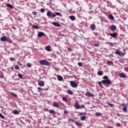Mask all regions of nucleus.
I'll return each mask as SVG.
<instances>
[{
	"instance_id": "obj_1",
	"label": "nucleus",
	"mask_w": 128,
	"mask_h": 128,
	"mask_svg": "<svg viewBox=\"0 0 128 128\" xmlns=\"http://www.w3.org/2000/svg\"><path fill=\"white\" fill-rule=\"evenodd\" d=\"M38 62L39 64H42L43 66H50V62L44 60H40V61H38Z\"/></svg>"
},
{
	"instance_id": "obj_2",
	"label": "nucleus",
	"mask_w": 128,
	"mask_h": 128,
	"mask_svg": "<svg viewBox=\"0 0 128 128\" xmlns=\"http://www.w3.org/2000/svg\"><path fill=\"white\" fill-rule=\"evenodd\" d=\"M102 82L104 86H110V84H112V82L110 80H102Z\"/></svg>"
},
{
	"instance_id": "obj_3",
	"label": "nucleus",
	"mask_w": 128,
	"mask_h": 128,
	"mask_svg": "<svg viewBox=\"0 0 128 128\" xmlns=\"http://www.w3.org/2000/svg\"><path fill=\"white\" fill-rule=\"evenodd\" d=\"M0 40L1 42H12V40H10L8 37L6 36H3L2 38H0Z\"/></svg>"
},
{
	"instance_id": "obj_4",
	"label": "nucleus",
	"mask_w": 128,
	"mask_h": 128,
	"mask_svg": "<svg viewBox=\"0 0 128 128\" xmlns=\"http://www.w3.org/2000/svg\"><path fill=\"white\" fill-rule=\"evenodd\" d=\"M115 54L119 56H124L126 53L120 52V50H116L115 51Z\"/></svg>"
},
{
	"instance_id": "obj_5",
	"label": "nucleus",
	"mask_w": 128,
	"mask_h": 128,
	"mask_svg": "<svg viewBox=\"0 0 128 128\" xmlns=\"http://www.w3.org/2000/svg\"><path fill=\"white\" fill-rule=\"evenodd\" d=\"M46 16L49 18H56V14H54V13L50 10L46 12Z\"/></svg>"
},
{
	"instance_id": "obj_6",
	"label": "nucleus",
	"mask_w": 128,
	"mask_h": 128,
	"mask_svg": "<svg viewBox=\"0 0 128 128\" xmlns=\"http://www.w3.org/2000/svg\"><path fill=\"white\" fill-rule=\"evenodd\" d=\"M121 106H122V110L124 112H128V105L126 104H122Z\"/></svg>"
},
{
	"instance_id": "obj_7",
	"label": "nucleus",
	"mask_w": 128,
	"mask_h": 128,
	"mask_svg": "<svg viewBox=\"0 0 128 128\" xmlns=\"http://www.w3.org/2000/svg\"><path fill=\"white\" fill-rule=\"evenodd\" d=\"M70 85L72 88H78V84L74 81L72 80L70 82Z\"/></svg>"
},
{
	"instance_id": "obj_8",
	"label": "nucleus",
	"mask_w": 128,
	"mask_h": 128,
	"mask_svg": "<svg viewBox=\"0 0 128 128\" xmlns=\"http://www.w3.org/2000/svg\"><path fill=\"white\" fill-rule=\"evenodd\" d=\"M85 96L88 98H94L95 96L94 94H92L90 92H86Z\"/></svg>"
},
{
	"instance_id": "obj_9",
	"label": "nucleus",
	"mask_w": 128,
	"mask_h": 128,
	"mask_svg": "<svg viewBox=\"0 0 128 128\" xmlns=\"http://www.w3.org/2000/svg\"><path fill=\"white\" fill-rule=\"evenodd\" d=\"M110 30L112 32H116V26L114 25H112L110 26Z\"/></svg>"
},
{
	"instance_id": "obj_10",
	"label": "nucleus",
	"mask_w": 128,
	"mask_h": 128,
	"mask_svg": "<svg viewBox=\"0 0 128 128\" xmlns=\"http://www.w3.org/2000/svg\"><path fill=\"white\" fill-rule=\"evenodd\" d=\"M96 24H91L90 26V28L92 32H94V30H96Z\"/></svg>"
},
{
	"instance_id": "obj_11",
	"label": "nucleus",
	"mask_w": 128,
	"mask_h": 128,
	"mask_svg": "<svg viewBox=\"0 0 128 128\" xmlns=\"http://www.w3.org/2000/svg\"><path fill=\"white\" fill-rule=\"evenodd\" d=\"M110 36H112V38H116V36H118V34L116 32L114 33H110L108 34Z\"/></svg>"
},
{
	"instance_id": "obj_12",
	"label": "nucleus",
	"mask_w": 128,
	"mask_h": 128,
	"mask_svg": "<svg viewBox=\"0 0 128 128\" xmlns=\"http://www.w3.org/2000/svg\"><path fill=\"white\" fill-rule=\"evenodd\" d=\"M54 76H57L58 80L59 82H62V80H64V78L61 76L56 75V74H54Z\"/></svg>"
},
{
	"instance_id": "obj_13",
	"label": "nucleus",
	"mask_w": 128,
	"mask_h": 128,
	"mask_svg": "<svg viewBox=\"0 0 128 128\" xmlns=\"http://www.w3.org/2000/svg\"><path fill=\"white\" fill-rule=\"evenodd\" d=\"M74 107L75 108H76V110H80V104H78V102H75Z\"/></svg>"
},
{
	"instance_id": "obj_14",
	"label": "nucleus",
	"mask_w": 128,
	"mask_h": 128,
	"mask_svg": "<svg viewBox=\"0 0 128 128\" xmlns=\"http://www.w3.org/2000/svg\"><path fill=\"white\" fill-rule=\"evenodd\" d=\"M118 76L120 78H126L127 76H126V74L124 73H120L118 74Z\"/></svg>"
},
{
	"instance_id": "obj_15",
	"label": "nucleus",
	"mask_w": 128,
	"mask_h": 128,
	"mask_svg": "<svg viewBox=\"0 0 128 128\" xmlns=\"http://www.w3.org/2000/svg\"><path fill=\"white\" fill-rule=\"evenodd\" d=\"M60 103L58 102H54L53 103V106H54V108H58V106H60Z\"/></svg>"
},
{
	"instance_id": "obj_16",
	"label": "nucleus",
	"mask_w": 128,
	"mask_h": 128,
	"mask_svg": "<svg viewBox=\"0 0 128 128\" xmlns=\"http://www.w3.org/2000/svg\"><path fill=\"white\" fill-rule=\"evenodd\" d=\"M45 36L44 33L42 32H39L38 34V38H42V36Z\"/></svg>"
},
{
	"instance_id": "obj_17",
	"label": "nucleus",
	"mask_w": 128,
	"mask_h": 128,
	"mask_svg": "<svg viewBox=\"0 0 128 128\" xmlns=\"http://www.w3.org/2000/svg\"><path fill=\"white\" fill-rule=\"evenodd\" d=\"M52 24H53V26H57L58 28H60V24L56 22H52Z\"/></svg>"
},
{
	"instance_id": "obj_18",
	"label": "nucleus",
	"mask_w": 128,
	"mask_h": 128,
	"mask_svg": "<svg viewBox=\"0 0 128 128\" xmlns=\"http://www.w3.org/2000/svg\"><path fill=\"white\" fill-rule=\"evenodd\" d=\"M38 84L40 86H44V82L42 81H40L38 82Z\"/></svg>"
},
{
	"instance_id": "obj_19",
	"label": "nucleus",
	"mask_w": 128,
	"mask_h": 128,
	"mask_svg": "<svg viewBox=\"0 0 128 128\" xmlns=\"http://www.w3.org/2000/svg\"><path fill=\"white\" fill-rule=\"evenodd\" d=\"M107 66H114V62L112 61L108 60L106 62Z\"/></svg>"
},
{
	"instance_id": "obj_20",
	"label": "nucleus",
	"mask_w": 128,
	"mask_h": 128,
	"mask_svg": "<svg viewBox=\"0 0 128 128\" xmlns=\"http://www.w3.org/2000/svg\"><path fill=\"white\" fill-rule=\"evenodd\" d=\"M46 50L47 52H52V50H50V46L48 45L46 46Z\"/></svg>"
},
{
	"instance_id": "obj_21",
	"label": "nucleus",
	"mask_w": 128,
	"mask_h": 128,
	"mask_svg": "<svg viewBox=\"0 0 128 128\" xmlns=\"http://www.w3.org/2000/svg\"><path fill=\"white\" fill-rule=\"evenodd\" d=\"M49 112H50V114H56V112L54 111V110H49Z\"/></svg>"
},
{
	"instance_id": "obj_22",
	"label": "nucleus",
	"mask_w": 128,
	"mask_h": 128,
	"mask_svg": "<svg viewBox=\"0 0 128 128\" xmlns=\"http://www.w3.org/2000/svg\"><path fill=\"white\" fill-rule=\"evenodd\" d=\"M76 124L78 126H82V122H80V121H76L75 122Z\"/></svg>"
},
{
	"instance_id": "obj_23",
	"label": "nucleus",
	"mask_w": 128,
	"mask_h": 128,
	"mask_svg": "<svg viewBox=\"0 0 128 128\" xmlns=\"http://www.w3.org/2000/svg\"><path fill=\"white\" fill-rule=\"evenodd\" d=\"M54 14H56V16L60 17L62 16V15L60 14V12H56Z\"/></svg>"
},
{
	"instance_id": "obj_24",
	"label": "nucleus",
	"mask_w": 128,
	"mask_h": 128,
	"mask_svg": "<svg viewBox=\"0 0 128 128\" xmlns=\"http://www.w3.org/2000/svg\"><path fill=\"white\" fill-rule=\"evenodd\" d=\"M98 76H102V74H104V72L102 70L98 71Z\"/></svg>"
},
{
	"instance_id": "obj_25",
	"label": "nucleus",
	"mask_w": 128,
	"mask_h": 128,
	"mask_svg": "<svg viewBox=\"0 0 128 128\" xmlns=\"http://www.w3.org/2000/svg\"><path fill=\"white\" fill-rule=\"evenodd\" d=\"M67 92H68V94H70V96H72V94H74V92H72V91L70 90H68L67 91Z\"/></svg>"
},
{
	"instance_id": "obj_26",
	"label": "nucleus",
	"mask_w": 128,
	"mask_h": 128,
	"mask_svg": "<svg viewBox=\"0 0 128 128\" xmlns=\"http://www.w3.org/2000/svg\"><path fill=\"white\" fill-rule=\"evenodd\" d=\"M12 112L14 114H20V112H18V110H15Z\"/></svg>"
},
{
	"instance_id": "obj_27",
	"label": "nucleus",
	"mask_w": 128,
	"mask_h": 128,
	"mask_svg": "<svg viewBox=\"0 0 128 128\" xmlns=\"http://www.w3.org/2000/svg\"><path fill=\"white\" fill-rule=\"evenodd\" d=\"M70 18L71 20H76V17L74 16H70Z\"/></svg>"
},
{
	"instance_id": "obj_28",
	"label": "nucleus",
	"mask_w": 128,
	"mask_h": 128,
	"mask_svg": "<svg viewBox=\"0 0 128 128\" xmlns=\"http://www.w3.org/2000/svg\"><path fill=\"white\" fill-rule=\"evenodd\" d=\"M95 116H102V113L100 112H96L95 114Z\"/></svg>"
},
{
	"instance_id": "obj_29",
	"label": "nucleus",
	"mask_w": 128,
	"mask_h": 128,
	"mask_svg": "<svg viewBox=\"0 0 128 128\" xmlns=\"http://www.w3.org/2000/svg\"><path fill=\"white\" fill-rule=\"evenodd\" d=\"M6 6L8 8H14V6L12 5V4H8Z\"/></svg>"
},
{
	"instance_id": "obj_30",
	"label": "nucleus",
	"mask_w": 128,
	"mask_h": 128,
	"mask_svg": "<svg viewBox=\"0 0 128 128\" xmlns=\"http://www.w3.org/2000/svg\"><path fill=\"white\" fill-rule=\"evenodd\" d=\"M32 28H35V30H38V28H40V27L36 25H32Z\"/></svg>"
},
{
	"instance_id": "obj_31",
	"label": "nucleus",
	"mask_w": 128,
	"mask_h": 128,
	"mask_svg": "<svg viewBox=\"0 0 128 128\" xmlns=\"http://www.w3.org/2000/svg\"><path fill=\"white\" fill-rule=\"evenodd\" d=\"M103 80H108L110 79H108V77L106 76H104V77H102Z\"/></svg>"
},
{
	"instance_id": "obj_32",
	"label": "nucleus",
	"mask_w": 128,
	"mask_h": 128,
	"mask_svg": "<svg viewBox=\"0 0 128 128\" xmlns=\"http://www.w3.org/2000/svg\"><path fill=\"white\" fill-rule=\"evenodd\" d=\"M109 18L110 20H114V16H112V14H109Z\"/></svg>"
},
{
	"instance_id": "obj_33",
	"label": "nucleus",
	"mask_w": 128,
	"mask_h": 128,
	"mask_svg": "<svg viewBox=\"0 0 128 128\" xmlns=\"http://www.w3.org/2000/svg\"><path fill=\"white\" fill-rule=\"evenodd\" d=\"M14 68L17 70H20V66H18V65H16L14 66Z\"/></svg>"
},
{
	"instance_id": "obj_34",
	"label": "nucleus",
	"mask_w": 128,
	"mask_h": 128,
	"mask_svg": "<svg viewBox=\"0 0 128 128\" xmlns=\"http://www.w3.org/2000/svg\"><path fill=\"white\" fill-rule=\"evenodd\" d=\"M62 100L64 102H68V99L66 98V97H62Z\"/></svg>"
},
{
	"instance_id": "obj_35",
	"label": "nucleus",
	"mask_w": 128,
	"mask_h": 128,
	"mask_svg": "<svg viewBox=\"0 0 128 128\" xmlns=\"http://www.w3.org/2000/svg\"><path fill=\"white\" fill-rule=\"evenodd\" d=\"M86 118V117L84 116L80 117L81 120H85Z\"/></svg>"
},
{
	"instance_id": "obj_36",
	"label": "nucleus",
	"mask_w": 128,
	"mask_h": 128,
	"mask_svg": "<svg viewBox=\"0 0 128 128\" xmlns=\"http://www.w3.org/2000/svg\"><path fill=\"white\" fill-rule=\"evenodd\" d=\"M68 122H76V121L74 120H72V118H69L68 119Z\"/></svg>"
},
{
	"instance_id": "obj_37",
	"label": "nucleus",
	"mask_w": 128,
	"mask_h": 128,
	"mask_svg": "<svg viewBox=\"0 0 128 128\" xmlns=\"http://www.w3.org/2000/svg\"><path fill=\"white\" fill-rule=\"evenodd\" d=\"M10 62H16V58H10Z\"/></svg>"
},
{
	"instance_id": "obj_38",
	"label": "nucleus",
	"mask_w": 128,
	"mask_h": 128,
	"mask_svg": "<svg viewBox=\"0 0 128 128\" xmlns=\"http://www.w3.org/2000/svg\"><path fill=\"white\" fill-rule=\"evenodd\" d=\"M102 82H98V84H99V86H100V88H104V86H102Z\"/></svg>"
},
{
	"instance_id": "obj_39",
	"label": "nucleus",
	"mask_w": 128,
	"mask_h": 128,
	"mask_svg": "<svg viewBox=\"0 0 128 128\" xmlns=\"http://www.w3.org/2000/svg\"><path fill=\"white\" fill-rule=\"evenodd\" d=\"M0 78H4V73L2 72V74H0Z\"/></svg>"
},
{
	"instance_id": "obj_40",
	"label": "nucleus",
	"mask_w": 128,
	"mask_h": 128,
	"mask_svg": "<svg viewBox=\"0 0 128 128\" xmlns=\"http://www.w3.org/2000/svg\"><path fill=\"white\" fill-rule=\"evenodd\" d=\"M26 66H28V68H32V64H30V63H28V64H26Z\"/></svg>"
},
{
	"instance_id": "obj_41",
	"label": "nucleus",
	"mask_w": 128,
	"mask_h": 128,
	"mask_svg": "<svg viewBox=\"0 0 128 128\" xmlns=\"http://www.w3.org/2000/svg\"><path fill=\"white\" fill-rule=\"evenodd\" d=\"M79 116H86V113L85 112H80L79 113Z\"/></svg>"
},
{
	"instance_id": "obj_42",
	"label": "nucleus",
	"mask_w": 128,
	"mask_h": 128,
	"mask_svg": "<svg viewBox=\"0 0 128 128\" xmlns=\"http://www.w3.org/2000/svg\"><path fill=\"white\" fill-rule=\"evenodd\" d=\"M11 94L12 96H14V98H17L18 97V95H16V94H14V92H11Z\"/></svg>"
},
{
	"instance_id": "obj_43",
	"label": "nucleus",
	"mask_w": 128,
	"mask_h": 128,
	"mask_svg": "<svg viewBox=\"0 0 128 128\" xmlns=\"http://www.w3.org/2000/svg\"><path fill=\"white\" fill-rule=\"evenodd\" d=\"M18 76L20 78H22V74H18Z\"/></svg>"
},
{
	"instance_id": "obj_44",
	"label": "nucleus",
	"mask_w": 128,
	"mask_h": 128,
	"mask_svg": "<svg viewBox=\"0 0 128 128\" xmlns=\"http://www.w3.org/2000/svg\"><path fill=\"white\" fill-rule=\"evenodd\" d=\"M78 66H82V62H79L78 63Z\"/></svg>"
},
{
	"instance_id": "obj_45",
	"label": "nucleus",
	"mask_w": 128,
	"mask_h": 128,
	"mask_svg": "<svg viewBox=\"0 0 128 128\" xmlns=\"http://www.w3.org/2000/svg\"><path fill=\"white\" fill-rule=\"evenodd\" d=\"M0 118H2L3 120H4V115H2V114L0 113Z\"/></svg>"
},
{
	"instance_id": "obj_46",
	"label": "nucleus",
	"mask_w": 128,
	"mask_h": 128,
	"mask_svg": "<svg viewBox=\"0 0 128 128\" xmlns=\"http://www.w3.org/2000/svg\"><path fill=\"white\" fill-rule=\"evenodd\" d=\"M36 14H38V12H36V11H34L32 12V14H33V16H36Z\"/></svg>"
},
{
	"instance_id": "obj_47",
	"label": "nucleus",
	"mask_w": 128,
	"mask_h": 128,
	"mask_svg": "<svg viewBox=\"0 0 128 128\" xmlns=\"http://www.w3.org/2000/svg\"><path fill=\"white\" fill-rule=\"evenodd\" d=\"M40 12H42V13L44 12H45L44 8H41L40 10Z\"/></svg>"
},
{
	"instance_id": "obj_48",
	"label": "nucleus",
	"mask_w": 128,
	"mask_h": 128,
	"mask_svg": "<svg viewBox=\"0 0 128 128\" xmlns=\"http://www.w3.org/2000/svg\"><path fill=\"white\" fill-rule=\"evenodd\" d=\"M67 50H68V52H70L72 51V48H67Z\"/></svg>"
},
{
	"instance_id": "obj_49",
	"label": "nucleus",
	"mask_w": 128,
	"mask_h": 128,
	"mask_svg": "<svg viewBox=\"0 0 128 128\" xmlns=\"http://www.w3.org/2000/svg\"><path fill=\"white\" fill-rule=\"evenodd\" d=\"M109 44H110V46H112V47L114 46V43H112V42H109Z\"/></svg>"
},
{
	"instance_id": "obj_50",
	"label": "nucleus",
	"mask_w": 128,
	"mask_h": 128,
	"mask_svg": "<svg viewBox=\"0 0 128 128\" xmlns=\"http://www.w3.org/2000/svg\"><path fill=\"white\" fill-rule=\"evenodd\" d=\"M64 114H68V111H67V110H64Z\"/></svg>"
},
{
	"instance_id": "obj_51",
	"label": "nucleus",
	"mask_w": 128,
	"mask_h": 128,
	"mask_svg": "<svg viewBox=\"0 0 128 128\" xmlns=\"http://www.w3.org/2000/svg\"><path fill=\"white\" fill-rule=\"evenodd\" d=\"M124 70L126 72H128V68H124Z\"/></svg>"
},
{
	"instance_id": "obj_52",
	"label": "nucleus",
	"mask_w": 128,
	"mask_h": 128,
	"mask_svg": "<svg viewBox=\"0 0 128 128\" xmlns=\"http://www.w3.org/2000/svg\"><path fill=\"white\" fill-rule=\"evenodd\" d=\"M80 108H84V105L82 104L81 106H80Z\"/></svg>"
},
{
	"instance_id": "obj_53",
	"label": "nucleus",
	"mask_w": 128,
	"mask_h": 128,
	"mask_svg": "<svg viewBox=\"0 0 128 128\" xmlns=\"http://www.w3.org/2000/svg\"><path fill=\"white\" fill-rule=\"evenodd\" d=\"M108 104L110 106L114 107V104H112L110 103H108Z\"/></svg>"
},
{
	"instance_id": "obj_54",
	"label": "nucleus",
	"mask_w": 128,
	"mask_h": 128,
	"mask_svg": "<svg viewBox=\"0 0 128 128\" xmlns=\"http://www.w3.org/2000/svg\"><path fill=\"white\" fill-rule=\"evenodd\" d=\"M38 89L39 90H44L42 89V88H40V87H38Z\"/></svg>"
},
{
	"instance_id": "obj_55",
	"label": "nucleus",
	"mask_w": 128,
	"mask_h": 128,
	"mask_svg": "<svg viewBox=\"0 0 128 128\" xmlns=\"http://www.w3.org/2000/svg\"><path fill=\"white\" fill-rule=\"evenodd\" d=\"M18 64L20 66H22V63H20V62H18Z\"/></svg>"
},
{
	"instance_id": "obj_56",
	"label": "nucleus",
	"mask_w": 128,
	"mask_h": 128,
	"mask_svg": "<svg viewBox=\"0 0 128 128\" xmlns=\"http://www.w3.org/2000/svg\"><path fill=\"white\" fill-rule=\"evenodd\" d=\"M94 46H95L96 47L100 46V44H95Z\"/></svg>"
},
{
	"instance_id": "obj_57",
	"label": "nucleus",
	"mask_w": 128,
	"mask_h": 128,
	"mask_svg": "<svg viewBox=\"0 0 128 128\" xmlns=\"http://www.w3.org/2000/svg\"><path fill=\"white\" fill-rule=\"evenodd\" d=\"M45 110H46V112H50V110H48V108H46L45 109Z\"/></svg>"
},
{
	"instance_id": "obj_58",
	"label": "nucleus",
	"mask_w": 128,
	"mask_h": 128,
	"mask_svg": "<svg viewBox=\"0 0 128 128\" xmlns=\"http://www.w3.org/2000/svg\"><path fill=\"white\" fill-rule=\"evenodd\" d=\"M117 126H120V123H116Z\"/></svg>"
},
{
	"instance_id": "obj_59",
	"label": "nucleus",
	"mask_w": 128,
	"mask_h": 128,
	"mask_svg": "<svg viewBox=\"0 0 128 128\" xmlns=\"http://www.w3.org/2000/svg\"><path fill=\"white\" fill-rule=\"evenodd\" d=\"M60 36H64V34H60Z\"/></svg>"
},
{
	"instance_id": "obj_60",
	"label": "nucleus",
	"mask_w": 128,
	"mask_h": 128,
	"mask_svg": "<svg viewBox=\"0 0 128 128\" xmlns=\"http://www.w3.org/2000/svg\"><path fill=\"white\" fill-rule=\"evenodd\" d=\"M90 12H94V11H91Z\"/></svg>"
},
{
	"instance_id": "obj_61",
	"label": "nucleus",
	"mask_w": 128,
	"mask_h": 128,
	"mask_svg": "<svg viewBox=\"0 0 128 128\" xmlns=\"http://www.w3.org/2000/svg\"><path fill=\"white\" fill-rule=\"evenodd\" d=\"M38 92H40V90H38Z\"/></svg>"
},
{
	"instance_id": "obj_62",
	"label": "nucleus",
	"mask_w": 128,
	"mask_h": 128,
	"mask_svg": "<svg viewBox=\"0 0 128 128\" xmlns=\"http://www.w3.org/2000/svg\"><path fill=\"white\" fill-rule=\"evenodd\" d=\"M120 115V114H117V116H119Z\"/></svg>"
},
{
	"instance_id": "obj_63",
	"label": "nucleus",
	"mask_w": 128,
	"mask_h": 128,
	"mask_svg": "<svg viewBox=\"0 0 128 128\" xmlns=\"http://www.w3.org/2000/svg\"><path fill=\"white\" fill-rule=\"evenodd\" d=\"M12 70H14V68H12Z\"/></svg>"
},
{
	"instance_id": "obj_64",
	"label": "nucleus",
	"mask_w": 128,
	"mask_h": 128,
	"mask_svg": "<svg viewBox=\"0 0 128 128\" xmlns=\"http://www.w3.org/2000/svg\"><path fill=\"white\" fill-rule=\"evenodd\" d=\"M54 80H56V78H54Z\"/></svg>"
}]
</instances>
